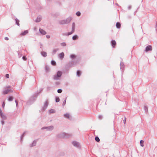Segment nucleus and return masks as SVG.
Masks as SVG:
<instances>
[{"label": "nucleus", "instance_id": "f257e3e1", "mask_svg": "<svg viewBox=\"0 0 157 157\" xmlns=\"http://www.w3.org/2000/svg\"><path fill=\"white\" fill-rule=\"evenodd\" d=\"M71 17H69L66 19L62 20L59 21V23L60 25H64L69 23L72 19Z\"/></svg>", "mask_w": 157, "mask_h": 157}, {"label": "nucleus", "instance_id": "f03ea898", "mask_svg": "<svg viewBox=\"0 0 157 157\" xmlns=\"http://www.w3.org/2000/svg\"><path fill=\"white\" fill-rule=\"evenodd\" d=\"M62 74V71H58L57 72L56 74L53 76V79L55 80H59L60 78L61 77Z\"/></svg>", "mask_w": 157, "mask_h": 157}, {"label": "nucleus", "instance_id": "7ed1b4c3", "mask_svg": "<svg viewBox=\"0 0 157 157\" xmlns=\"http://www.w3.org/2000/svg\"><path fill=\"white\" fill-rule=\"evenodd\" d=\"M36 96L37 95H33L30 98L28 101L27 102V104L28 105H30L33 103L36 99Z\"/></svg>", "mask_w": 157, "mask_h": 157}, {"label": "nucleus", "instance_id": "20e7f679", "mask_svg": "<svg viewBox=\"0 0 157 157\" xmlns=\"http://www.w3.org/2000/svg\"><path fill=\"white\" fill-rule=\"evenodd\" d=\"M10 86L6 87L5 88V90L3 92V94H7L9 93L12 92L13 91L11 89H9Z\"/></svg>", "mask_w": 157, "mask_h": 157}, {"label": "nucleus", "instance_id": "39448f33", "mask_svg": "<svg viewBox=\"0 0 157 157\" xmlns=\"http://www.w3.org/2000/svg\"><path fill=\"white\" fill-rule=\"evenodd\" d=\"M73 145L77 148L80 149L81 148V146L79 143L76 141H73L72 143Z\"/></svg>", "mask_w": 157, "mask_h": 157}, {"label": "nucleus", "instance_id": "423d86ee", "mask_svg": "<svg viewBox=\"0 0 157 157\" xmlns=\"http://www.w3.org/2000/svg\"><path fill=\"white\" fill-rule=\"evenodd\" d=\"M54 128V127L52 125H51L48 127H44L42 128L41 129H46L47 131H51Z\"/></svg>", "mask_w": 157, "mask_h": 157}, {"label": "nucleus", "instance_id": "0eeeda50", "mask_svg": "<svg viewBox=\"0 0 157 157\" xmlns=\"http://www.w3.org/2000/svg\"><path fill=\"white\" fill-rule=\"evenodd\" d=\"M49 104L48 100H46L44 103V106L42 107V109L44 111L47 108Z\"/></svg>", "mask_w": 157, "mask_h": 157}, {"label": "nucleus", "instance_id": "6e6552de", "mask_svg": "<svg viewBox=\"0 0 157 157\" xmlns=\"http://www.w3.org/2000/svg\"><path fill=\"white\" fill-rule=\"evenodd\" d=\"M66 134L64 132H62L57 135V137L59 138H64L66 136Z\"/></svg>", "mask_w": 157, "mask_h": 157}, {"label": "nucleus", "instance_id": "1a4fd4ad", "mask_svg": "<svg viewBox=\"0 0 157 157\" xmlns=\"http://www.w3.org/2000/svg\"><path fill=\"white\" fill-rule=\"evenodd\" d=\"M152 50V47L151 45H148L146 47L144 50L146 52H147L149 51H151Z\"/></svg>", "mask_w": 157, "mask_h": 157}, {"label": "nucleus", "instance_id": "9d476101", "mask_svg": "<svg viewBox=\"0 0 157 157\" xmlns=\"http://www.w3.org/2000/svg\"><path fill=\"white\" fill-rule=\"evenodd\" d=\"M63 116L64 117L69 120H71L72 118L71 117V116L70 114L68 113H66L64 114Z\"/></svg>", "mask_w": 157, "mask_h": 157}, {"label": "nucleus", "instance_id": "9b49d317", "mask_svg": "<svg viewBox=\"0 0 157 157\" xmlns=\"http://www.w3.org/2000/svg\"><path fill=\"white\" fill-rule=\"evenodd\" d=\"M37 141V140H34L32 143L29 145V147H32L35 146L36 145Z\"/></svg>", "mask_w": 157, "mask_h": 157}, {"label": "nucleus", "instance_id": "f8f14e48", "mask_svg": "<svg viewBox=\"0 0 157 157\" xmlns=\"http://www.w3.org/2000/svg\"><path fill=\"white\" fill-rule=\"evenodd\" d=\"M40 33L42 35H45L46 34V32L44 30L40 28L39 29Z\"/></svg>", "mask_w": 157, "mask_h": 157}, {"label": "nucleus", "instance_id": "ddd939ff", "mask_svg": "<svg viewBox=\"0 0 157 157\" xmlns=\"http://www.w3.org/2000/svg\"><path fill=\"white\" fill-rule=\"evenodd\" d=\"M42 19L41 16H38L35 20V22H39Z\"/></svg>", "mask_w": 157, "mask_h": 157}, {"label": "nucleus", "instance_id": "4468645a", "mask_svg": "<svg viewBox=\"0 0 157 157\" xmlns=\"http://www.w3.org/2000/svg\"><path fill=\"white\" fill-rule=\"evenodd\" d=\"M64 54L63 52L60 53L58 55L59 57L61 59H63L64 58Z\"/></svg>", "mask_w": 157, "mask_h": 157}, {"label": "nucleus", "instance_id": "2eb2a0df", "mask_svg": "<svg viewBox=\"0 0 157 157\" xmlns=\"http://www.w3.org/2000/svg\"><path fill=\"white\" fill-rule=\"evenodd\" d=\"M111 44L113 48H115V46L116 44V42L115 40H112L111 42Z\"/></svg>", "mask_w": 157, "mask_h": 157}, {"label": "nucleus", "instance_id": "dca6fc26", "mask_svg": "<svg viewBox=\"0 0 157 157\" xmlns=\"http://www.w3.org/2000/svg\"><path fill=\"white\" fill-rule=\"evenodd\" d=\"M28 33V31L27 30H25L21 33V35L22 36H24L27 34Z\"/></svg>", "mask_w": 157, "mask_h": 157}, {"label": "nucleus", "instance_id": "f3484780", "mask_svg": "<svg viewBox=\"0 0 157 157\" xmlns=\"http://www.w3.org/2000/svg\"><path fill=\"white\" fill-rule=\"evenodd\" d=\"M120 68L121 69H123L124 67V65L123 63L121 61L120 64Z\"/></svg>", "mask_w": 157, "mask_h": 157}, {"label": "nucleus", "instance_id": "a211bd4d", "mask_svg": "<svg viewBox=\"0 0 157 157\" xmlns=\"http://www.w3.org/2000/svg\"><path fill=\"white\" fill-rule=\"evenodd\" d=\"M116 26L117 28L118 29L120 28L121 26L120 23L119 22H117L116 24Z\"/></svg>", "mask_w": 157, "mask_h": 157}, {"label": "nucleus", "instance_id": "6ab92c4d", "mask_svg": "<svg viewBox=\"0 0 157 157\" xmlns=\"http://www.w3.org/2000/svg\"><path fill=\"white\" fill-rule=\"evenodd\" d=\"M41 55L44 57H46L47 56V54L46 52H41Z\"/></svg>", "mask_w": 157, "mask_h": 157}, {"label": "nucleus", "instance_id": "aec40b11", "mask_svg": "<svg viewBox=\"0 0 157 157\" xmlns=\"http://www.w3.org/2000/svg\"><path fill=\"white\" fill-rule=\"evenodd\" d=\"M75 23L73 22L72 24V30L73 31H75Z\"/></svg>", "mask_w": 157, "mask_h": 157}, {"label": "nucleus", "instance_id": "412c9836", "mask_svg": "<svg viewBox=\"0 0 157 157\" xmlns=\"http://www.w3.org/2000/svg\"><path fill=\"white\" fill-rule=\"evenodd\" d=\"M78 38V36L77 35H75L72 37V39L73 40H75Z\"/></svg>", "mask_w": 157, "mask_h": 157}, {"label": "nucleus", "instance_id": "4be33fe9", "mask_svg": "<svg viewBox=\"0 0 157 157\" xmlns=\"http://www.w3.org/2000/svg\"><path fill=\"white\" fill-rule=\"evenodd\" d=\"M58 50L59 49L58 48L54 49L53 51L52 54L54 55L56 54V53L57 51H58Z\"/></svg>", "mask_w": 157, "mask_h": 157}, {"label": "nucleus", "instance_id": "5701e85b", "mask_svg": "<svg viewBox=\"0 0 157 157\" xmlns=\"http://www.w3.org/2000/svg\"><path fill=\"white\" fill-rule=\"evenodd\" d=\"M56 112V111L55 109H51L49 110V113H55Z\"/></svg>", "mask_w": 157, "mask_h": 157}, {"label": "nucleus", "instance_id": "b1692460", "mask_svg": "<svg viewBox=\"0 0 157 157\" xmlns=\"http://www.w3.org/2000/svg\"><path fill=\"white\" fill-rule=\"evenodd\" d=\"M15 21H16V24H17L18 26H19L20 25L19 24V20L18 19H17L16 18L15 19Z\"/></svg>", "mask_w": 157, "mask_h": 157}, {"label": "nucleus", "instance_id": "393cba45", "mask_svg": "<svg viewBox=\"0 0 157 157\" xmlns=\"http://www.w3.org/2000/svg\"><path fill=\"white\" fill-rule=\"evenodd\" d=\"M144 141L143 140H141L140 141V146L142 147H144Z\"/></svg>", "mask_w": 157, "mask_h": 157}, {"label": "nucleus", "instance_id": "a878e982", "mask_svg": "<svg viewBox=\"0 0 157 157\" xmlns=\"http://www.w3.org/2000/svg\"><path fill=\"white\" fill-rule=\"evenodd\" d=\"M81 75V73L79 71H77V75L79 77Z\"/></svg>", "mask_w": 157, "mask_h": 157}, {"label": "nucleus", "instance_id": "bb28decb", "mask_svg": "<svg viewBox=\"0 0 157 157\" xmlns=\"http://www.w3.org/2000/svg\"><path fill=\"white\" fill-rule=\"evenodd\" d=\"M51 63L52 65H54V66L56 65V64L55 61H53V60H52L51 61Z\"/></svg>", "mask_w": 157, "mask_h": 157}, {"label": "nucleus", "instance_id": "cd10ccee", "mask_svg": "<svg viewBox=\"0 0 157 157\" xmlns=\"http://www.w3.org/2000/svg\"><path fill=\"white\" fill-rule=\"evenodd\" d=\"M13 98L12 96H10L9 97L8 100L9 101H11L13 100Z\"/></svg>", "mask_w": 157, "mask_h": 157}, {"label": "nucleus", "instance_id": "c85d7f7f", "mask_svg": "<svg viewBox=\"0 0 157 157\" xmlns=\"http://www.w3.org/2000/svg\"><path fill=\"white\" fill-rule=\"evenodd\" d=\"M95 140L97 142H98L100 141V139L99 138V137L98 136L95 137Z\"/></svg>", "mask_w": 157, "mask_h": 157}, {"label": "nucleus", "instance_id": "c756f323", "mask_svg": "<svg viewBox=\"0 0 157 157\" xmlns=\"http://www.w3.org/2000/svg\"><path fill=\"white\" fill-rule=\"evenodd\" d=\"M76 57V56L74 54H72L70 56V57L71 58L73 59Z\"/></svg>", "mask_w": 157, "mask_h": 157}, {"label": "nucleus", "instance_id": "7c9ffc66", "mask_svg": "<svg viewBox=\"0 0 157 157\" xmlns=\"http://www.w3.org/2000/svg\"><path fill=\"white\" fill-rule=\"evenodd\" d=\"M1 117L3 119H6V116L4 114H3L2 115H1Z\"/></svg>", "mask_w": 157, "mask_h": 157}, {"label": "nucleus", "instance_id": "2f4dec72", "mask_svg": "<svg viewBox=\"0 0 157 157\" xmlns=\"http://www.w3.org/2000/svg\"><path fill=\"white\" fill-rule=\"evenodd\" d=\"M18 55L19 58H20L22 56L21 54L20 51L18 52Z\"/></svg>", "mask_w": 157, "mask_h": 157}, {"label": "nucleus", "instance_id": "473e14b6", "mask_svg": "<svg viewBox=\"0 0 157 157\" xmlns=\"http://www.w3.org/2000/svg\"><path fill=\"white\" fill-rule=\"evenodd\" d=\"M45 71H46V72H48L49 71V68L47 66H46V67H45Z\"/></svg>", "mask_w": 157, "mask_h": 157}, {"label": "nucleus", "instance_id": "72a5a7b5", "mask_svg": "<svg viewBox=\"0 0 157 157\" xmlns=\"http://www.w3.org/2000/svg\"><path fill=\"white\" fill-rule=\"evenodd\" d=\"M59 98L58 97H56V102H59Z\"/></svg>", "mask_w": 157, "mask_h": 157}, {"label": "nucleus", "instance_id": "f704fd0d", "mask_svg": "<svg viewBox=\"0 0 157 157\" xmlns=\"http://www.w3.org/2000/svg\"><path fill=\"white\" fill-rule=\"evenodd\" d=\"M76 15L78 16H79L81 15V13L80 12L78 11L76 13Z\"/></svg>", "mask_w": 157, "mask_h": 157}, {"label": "nucleus", "instance_id": "c9c22d12", "mask_svg": "<svg viewBox=\"0 0 157 157\" xmlns=\"http://www.w3.org/2000/svg\"><path fill=\"white\" fill-rule=\"evenodd\" d=\"M98 118L100 120L102 119L103 118V116L101 115H99L98 116Z\"/></svg>", "mask_w": 157, "mask_h": 157}, {"label": "nucleus", "instance_id": "e433bc0d", "mask_svg": "<svg viewBox=\"0 0 157 157\" xmlns=\"http://www.w3.org/2000/svg\"><path fill=\"white\" fill-rule=\"evenodd\" d=\"M61 45L63 46H66V44L65 42L62 43L60 44Z\"/></svg>", "mask_w": 157, "mask_h": 157}, {"label": "nucleus", "instance_id": "4c0bfd02", "mask_svg": "<svg viewBox=\"0 0 157 157\" xmlns=\"http://www.w3.org/2000/svg\"><path fill=\"white\" fill-rule=\"evenodd\" d=\"M62 90L61 89H59L58 90H57V92L59 93H62Z\"/></svg>", "mask_w": 157, "mask_h": 157}, {"label": "nucleus", "instance_id": "58836bf2", "mask_svg": "<svg viewBox=\"0 0 157 157\" xmlns=\"http://www.w3.org/2000/svg\"><path fill=\"white\" fill-rule=\"evenodd\" d=\"M144 109L145 111L146 112H147V111H148L147 108L146 106H144Z\"/></svg>", "mask_w": 157, "mask_h": 157}, {"label": "nucleus", "instance_id": "ea45409f", "mask_svg": "<svg viewBox=\"0 0 157 157\" xmlns=\"http://www.w3.org/2000/svg\"><path fill=\"white\" fill-rule=\"evenodd\" d=\"M74 31H73L72 30L71 31V32H69L68 33V35H70L72 33H73Z\"/></svg>", "mask_w": 157, "mask_h": 157}, {"label": "nucleus", "instance_id": "a19ab883", "mask_svg": "<svg viewBox=\"0 0 157 157\" xmlns=\"http://www.w3.org/2000/svg\"><path fill=\"white\" fill-rule=\"evenodd\" d=\"M25 133L24 132L23 134L21 136V140L22 141V138L24 136V135H25Z\"/></svg>", "mask_w": 157, "mask_h": 157}, {"label": "nucleus", "instance_id": "79ce46f5", "mask_svg": "<svg viewBox=\"0 0 157 157\" xmlns=\"http://www.w3.org/2000/svg\"><path fill=\"white\" fill-rule=\"evenodd\" d=\"M66 99L64 100V101H63V106L65 105L66 104Z\"/></svg>", "mask_w": 157, "mask_h": 157}, {"label": "nucleus", "instance_id": "37998d69", "mask_svg": "<svg viewBox=\"0 0 157 157\" xmlns=\"http://www.w3.org/2000/svg\"><path fill=\"white\" fill-rule=\"evenodd\" d=\"M72 62H70L69 63H68V66L69 67H72Z\"/></svg>", "mask_w": 157, "mask_h": 157}, {"label": "nucleus", "instance_id": "c03bdc74", "mask_svg": "<svg viewBox=\"0 0 157 157\" xmlns=\"http://www.w3.org/2000/svg\"><path fill=\"white\" fill-rule=\"evenodd\" d=\"M6 77L8 78H9V75L8 74H6L5 76Z\"/></svg>", "mask_w": 157, "mask_h": 157}, {"label": "nucleus", "instance_id": "a18cd8bd", "mask_svg": "<svg viewBox=\"0 0 157 157\" xmlns=\"http://www.w3.org/2000/svg\"><path fill=\"white\" fill-rule=\"evenodd\" d=\"M22 59L25 60L27 59V58H26V57L25 56H23Z\"/></svg>", "mask_w": 157, "mask_h": 157}, {"label": "nucleus", "instance_id": "49530a36", "mask_svg": "<svg viewBox=\"0 0 157 157\" xmlns=\"http://www.w3.org/2000/svg\"><path fill=\"white\" fill-rule=\"evenodd\" d=\"M15 103H16V107H17V106H18V103L17 102V101L16 100L15 101Z\"/></svg>", "mask_w": 157, "mask_h": 157}, {"label": "nucleus", "instance_id": "de8ad7c7", "mask_svg": "<svg viewBox=\"0 0 157 157\" xmlns=\"http://www.w3.org/2000/svg\"><path fill=\"white\" fill-rule=\"evenodd\" d=\"M46 38L48 39H49L50 38V36L49 35H47L46 36Z\"/></svg>", "mask_w": 157, "mask_h": 157}, {"label": "nucleus", "instance_id": "09e8293b", "mask_svg": "<svg viewBox=\"0 0 157 157\" xmlns=\"http://www.w3.org/2000/svg\"><path fill=\"white\" fill-rule=\"evenodd\" d=\"M5 39L6 40H9V38L7 37H6L5 38Z\"/></svg>", "mask_w": 157, "mask_h": 157}, {"label": "nucleus", "instance_id": "8fccbe9b", "mask_svg": "<svg viewBox=\"0 0 157 157\" xmlns=\"http://www.w3.org/2000/svg\"><path fill=\"white\" fill-rule=\"evenodd\" d=\"M5 103L4 102H3V104H2V107L4 108V106H5Z\"/></svg>", "mask_w": 157, "mask_h": 157}, {"label": "nucleus", "instance_id": "3c124183", "mask_svg": "<svg viewBox=\"0 0 157 157\" xmlns=\"http://www.w3.org/2000/svg\"><path fill=\"white\" fill-rule=\"evenodd\" d=\"M4 121L3 120H2V121H1V123H2V124L3 125L4 124Z\"/></svg>", "mask_w": 157, "mask_h": 157}, {"label": "nucleus", "instance_id": "603ef678", "mask_svg": "<svg viewBox=\"0 0 157 157\" xmlns=\"http://www.w3.org/2000/svg\"><path fill=\"white\" fill-rule=\"evenodd\" d=\"M126 122V118L125 117L124 119L123 120V122L124 124H125Z\"/></svg>", "mask_w": 157, "mask_h": 157}, {"label": "nucleus", "instance_id": "864d4df0", "mask_svg": "<svg viewBox=\"0 0 157 157\" xmlns=\"http://www.w3.org/2000/svg\"><path fill=\"white\" fill-rule=\"evenodd\" d=\"M131 8V6H128V9L129 10H130Z\"/></svg>", "mask_w": 157, "mask_h": 157}, {"label": "nucleus", "instance_id": "5fc2aeb1", "mask_svg": "<svg viewBox=\"0 0 157 157\" xmlns=\"http://www.w3.org/2000/svg\"><path fill=\"white\" fill-rule=\"evenodd\" d=\"M3 113H2V112H0V116H1V115H2V114H3Z\"/></svg>", "mask_w": 157, "mask_h": 157}, {"label": "nucleus", "instance_id": "6e6d98bb", "mask_svg": "<svg viewBox=\"0 0 157 157\" xmlns=\"http://www.w3.org/2000/svg\"><path fill=\"white\" fill-rule=\"evenodd\" d=\"M2 112V110H1V109H0V112Z\"/></svg>", "mask_w": 157, "mask_h": 157}]
</instances>
